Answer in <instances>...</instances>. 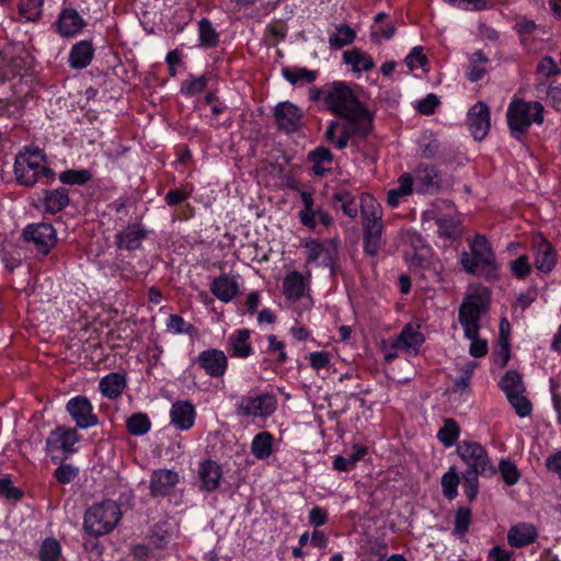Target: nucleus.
I'll return each instance as SVG.
<instances>
[{"label":"nucleus","instance_id":"e2e57ef3","mask_svg":"<svg viewBox=\"0 0 561 561\" xmlns=\"http://www.w3.org/2000/svg\"><path fill=\"white\" fill-rule=\"evenodd\" d=\"M537 28L536 22L526 16H517L515 19L514 30L520 37L533 35Z\"/></svg>","mask_w":561,"mask_h":561},{"label":"nucleus","instance_id":"a211bd4d","mask_svg":"<svg viewBox=\"0 0 561 561\" xmlns=\"http://www.w3.org/2000/svg\"><path fill=\"white\" fill-rule=\"evenodd\" d=\"M278 129L286 134L297 131L301 126L302 111L291 102H280L274 108Z\"/></svg>","mask_w":561,"mask_h":561},{"label":"nucleus","instance_id":"aec40b11","mask_svg":"<svg viewBox=\"0 0 561 561\" xmlns=\"http://www.w3.org/2000/svg\"><path fill=\"white\" fill-rule=\"evenodd\" d=\"M412 178L413 188L419 194H433L439 188L440 174L433 165L420 164Z\"/></svg>","mask_w":561,"mask_h":561},{"label":"nucleus","instance_id":"3c124183","mask_svg":"<svg viewBox=\"0 0 561 561\" xmlns=\"http://www.w3.org/2000/svg\"><path fill=\"white\" fill-rule=\"evenodd\" d=\"M61 554V547L55 538H46L38 551L41 561H58Z\"/></svg>","mask_w":561,"mask_h":561},{"label":"nucleus","instance_id":"7c9ffc66","mask_svg":"<svg viewBox=\"0 0 561 561\" xmlns=\"http://www.w3.org/2000/svg\"><path fill=\"white\" fill-rule=\"evenodd\" d=\"M397 183L398 185L387 193V203L391 208L398 207L403 199L414 192L411 173H402Z\"/></svg>","mask_w":561,"mask_h":561},{"label":"nucleus","instance_id":"cd10ccee","mask_svg":"<svg viewBox=\"0 0 561 561\" xmlns=\"http://www.w3.org/2000/svg\"><path fill=\"white\" fill-rule=\"evenodd\" d=\"M127 386L126 375L123 373H110L103 376L99 382V390L103 397L110 400L119 398Z\"/></svg>","mask_w":561,"mask_h":561},{"label":"nucleus","instance_id":"bb28decb","mask_svg":"<svg viewBox=\"0 0 561 561\" xmlns=\"http://www.w3.org/2000/svg\"><path fill=\"white\" fill-rule=\"evenodd\" d=\"M251 332L248 329H239L231 333L228 337V348L231 356L237 358H248L253 354L251 344Z\"/></svg>","mask_w":561,"mask_h":561},{"label":"nucleus","instance_id":"9d476101","mask_svg":"<svg viewBox=\"0 0 561 561\" xmlns=\"http://www.w3.org/2000/svg\"><path fill=\"white\" fill-rule=\"evenodd\" d=\"M277 408V399L273 393L242 396L237 403V413L241 416L267 417Z\"/></svg>","mask_w":561,"mask_h":561},{"label":"nucleus","instance_id":"a18cd8bd","mask_svg":"<svg viewBox=\"0 0 561 561\" xmlns=\"http://www.w3.org/2000/svg\"><path fill=\"white\" fill-rule=\"evenodd\" d=\"M460 434L457 422L453 419H446L443 427L438 431L437 437L445 447L455 445Z\"/></svg>","mask_w":561,"mask_h":561},{"label":"nucleus","instance_id":"a19ab883","mask_svg":"<svg viewBox=\"0 0 561 561\" xmlns=\"http://www.w3.org/2000/svg\"><path fill=\"white\" fill-rule=\"evenodd\" d=\"M367 449L363 446L355 445L353 453L347 456H336L333 461V468L337 471H350L366 455Z\"/></svg>","mask_w":561,"mask_h":561},{"label":"nucleus","instance_id":"4d7b16f0","mask_svg":"<svg viewBox=\"0 0 561 561\" xmlns=\"http://www.w3.org/2000/svg\"><path fill=\"white\" fill-rule=\"evenodd\" d=\"M471 523V511L467 507L458 508L455 516L454 531L458 536H463Z\"/></svg>","mask_w":561,"mask_h":561},{"label":"nucleus","instance_id":"c03bdc74","mask_svg":"<svg viewBox=\"0 0 561 561\" xmlns=\"http://www.w3.org/2000/svg\"><path fill=\"white\" fill-rule=\"evenodd\" d=\"M500 387L504 391L506 397H508L510 394L525 392L522 377L515 370L506 371V374L502 377L500 381Z\"/></svg>","mask_w":561,"mask_h":561},{"label":"nucleus","instance_id":"052dcab7","mask_svg":"<svg viewBox=\"0 0 561 561\" xmlns=\"http://www.w3.org/2000/svg\"><path fill=\"white\" fill-rule=\"evenodd\" d=\"M404 62L407 67L413 71L423 68L427 64V57L423 54L421 46H415L410 54L405 57Z\"/></svg>","mask_w":561,"mask_h":561},{"label":"nucleus","instance_id":"a878e982","mask_svg":"<svg viewBox=\"0 0 561 561\" xmlns=\"http://www.w3.org/2000/svg\"><path fill=\"white\" fill-rule=\"evenodd\" d=\"M198 478L201 489L206 492H213L220 485L222 478L221 467L214 460H205L198 467Z\"/></svg>","mask_w":561,"mask_h":561},{"label":"nucleus","instance_id":"72a5a7b5","mask_svg":"<svg viewBox=\"0 0 561 561\" xmlns=\"http://www.w3.org/2000/svg\"><path fill=\"white\" fill-rule=\"evenodd\" d=\"M308 161L312 163L314 175L324 176L332 170L333 156L328 148L318 147L308 153Z\"/></svg>","mask_w":561,"mask_h":561},{"label":"nucleus","instance_id":"6e6552de","mask_svg":"<svg viewBox=\"0 0 561 561\" xmlns=\"http://www.w3.org/2000/svg\"><path fill=\"white\" fill-rule=\"evenodd\" d=\"M486 299L481 294L466 297L459 308V322L466 337H473L480 331V319L486 310Z\"/></svg>","mask_w":561,"mask_h":561},{"label":"nucleus","instance_id":"680f3d73","mask_svg":"<svg viewBox=\"0 0 561 561\" xmlns=\"http://www.w3.org/2000/svg\"><path fill=\"white\" fill-rule=\"evenodd\" d=\"M510 328L508 321L504 318L500 323V332H501V350L496 355V360L500 362L501 366H505L510 358V347L507 337L504 336V331Z\"/></svg>","mask_w":561,"mask_h":561},{"label":"nucleus","instance_id":"603ef678","mask_svg":"<svg viewBox=\"0 0 561 561\" xmlns=\"http://www.w3.org/2000/svg\"><path fill=\"white\" fill-rule=\"evenodd\" d=\"M44 0H25L20 4V14L26 21H36L43 11Z\"/></svg>","mask_w":561,"mask_h":561},{"label":"nucleus","instance_id":"f704fd0d","mask_svg":"<svg viewBox=\"0 0 561 561\" xmlns=\"http://www.w3.org/2000/svg\"><path fill=\"white\" fill-rule=\"evenodd\" d=\"M489 62V58L481 50L472 53L468 57V65L465 70L466 78L470 82L481 80L486 73Z\"/></svg>","mask_w":561,"mask_h":561},{"label":"nucleus","instance_id":"39448f33","mask_svg":"<svg viewBox=\"0 0 561 561\" xmlns=\"http://www.w3.org/2000/svg\"><path fill=\"white\" fill-rule=\"evenodd\" d=\"M506 119L512 136L520 139L533 124L543 123V106L540 102L514 99L508 104Z\"/></svg>","mask_w":561,"mask_h":561},{"label":"nucleus","instance_id":"2eb2a0df","mask_svg":"<svg viewBox=\"0 0 561 561\" xmlns=\"http://www.w3.org/2000/svg\"><path fill=\"white\" fill-rule=\"evenodd\" d=\"M66 410L77 427L81 430L91 428L99 424V417L94 413V408L91 401L84 396L71 398L66 404Z\"/></svg>","mask_w":561,"mask_h":561},{"label":"nucleus","instance_id":"ddd939ff","mask_svg":"<svg viewBox=\"0 0 561 561\" xmlns=\"http://www.w3.org/2000/svg\"><path fill=\"white\" fill-rule=\"evenodd\" d=\"M283 294L287 300L300 302L301 310L299 312L310 309L313 304L309 294V282L298 271H291L285 276Z\"/></svg>","mask_w":561,"mask_h":561},{"label":"nucleus","instance_id":"5fc2aeb1","mask_svg":"<svg viewBox=\"0 0 561 561\" xmlns=\"http://www.w3.org/2000/svg\"><path fill=\"white\" fill-rule=\"evenodd\" d=\"M499 470L507 485L516 484L520 478V473L513 461L501 460L499 463Z\"/></svg>","mask_w":561,"mask_h":561},{"label":"nucleus","instance_id":"49530a36","mask_svg":"<svg viewBox=\"0 0 561 561\" xmlns=\"http://www.w3.org/2000/svg\"><path fill=\"white\" fill-rule=\"evenodd\" d=\"M165 328L169 333L174 335L187 334L192 335L195 333V327L184 320L179 314H170L165 321Z\"/></svg>","mask_w":561,"mask_h":561},{"label":"nucleus","instance_id":"4468645a","mask_svg":"<svg viewBox=\"0 0 561 561\" xmlns=\"http://www.w3.org/2000/svg\"><path fill=\"white\" fill-rule=\"evenodd\" d=\"M193 364L197 365L206 376L210 378H221L228 370V356L218 348H207L202 351L194 359Z\"/></svg>","mask_w":561,"mask_h":561},{"label":"nucleus","instance_id":"f03ea898","mask_svg":"<svg viewBox=\"0 0 561 561\" xmlns=\"http://www.w3.org/2000/svg\"><path fill=\"white\" fill-rule=\"evenodd\" d=\"M14 176L18 184L32 187L36 183L49 184L55 172L47 165L46 156L37 147H23L15 156Z\"/></svg>","mask_w":561,"mask_h":561},{"label":"nucleus","instance_id":"ea45409f","mask_svg":"<svg viewBox=\"0 0 561 561\" xmlns=\"http://www.w3.org/2000/svg\"><path fill=\"white\" fill-rule=\"evenodd\" d=\"M356 37L355 31L347 24H339L335 31L329 36V45L331 48L341 49L354 42Z\"/></svg>","mask_w":561,"mask_h":561},{"label":"nucleus","instance_id":"774afa93","mask_svg":"<svg viewBox=\"0 0 561 561\" xmlns=\"http://www.w3.org/2000/svg\"><path fill=\"white\" fill-rule=\"evenodd\" d=\"M78 474V469L71 465H61L55 470V478L62 484L70 483Z\"/></svg>","mask_w":561,"mask_h":561},{"label":"nucleus","instance_id":"338daca9","mask_svg":"<svg viewBox=\"0 0 561 561\" xmlns=\"http://www.w3.org/2000/svg\"><path fill=\"white\" fill-rule=\"evenodd\" d=\"M439 105L438 98L430 93L424 99L420 100L416 105V110L419 113L424 115H431L435 112L436 107Z\"/></svg>","mask_w":561,"mask_h":561},{"label":"nucleus","instance_id":"0e129e2a","mask_svg":"<svg viewBox=\"0 0 561 561\" xmlns=\"http://www.w3.org/2000/svg\"><path fill=\"white\" fill-rule=\"evenodd\" d=\"M537 71L545 77H552L560 73L556 60L551 56H545L537 65Z\"/></svg>","mask_w":561,"mask_h":561},{"label":"nucleus","instance_id":"de8ad7c7","mask_svg":"<svg viewBox=\"0 0 561 561\" xmlns=\"http://www.w3.org/2000/svg\"><path fill=\"white\" fill-rule=\"evenodd\" d=\"M92 179V172L88 169H69L59 174V181L67 185H83Z\"/></svg>","mask_w":561,"mask_h":561},{"label":"nucleus","instance_id":"0eeeda50","mask_svg":"<svg viewBox=\"0 0 561 561\" xmlns=\"http://www.w3.org/2000/svg\"><path fill=\"white\" fill-rule=\"evenodd\" d=\"M424 216L437 225V233L446 242L451 243L462 234L461 218L455 205L445 199L435 201Z\"/></svg>","mask_w":561,"mask_h":561},{"label":"nucleus","instance_id":"f257e3e1","mask_svg":"<svg viewBox=\"0 0 561 561\" xmlns=\"http://www.w3.org/2000/svg\"><path fill=\"white\" fill-rule=\"evenodd\" d=\"M309 99L319 103L320 106L332 114L348 119V122H359L363 130L367 126L368 117H371L354 91L343 81L312 87L309 90Z\"/></svg>","mask_w":561,"mask_h":561},{"label":"nucleus","instance_id":"09e8293b","mask_svg":"<svg viewBox=\"0 0 561 561\" xmlns=\"http://www.w3.org/2000/svg\"><path fill=\"white\" fill-rule=\"evenodd\" d=\"M283 77L291 84H296L300 81L311 83L316 80L317 76L314 71L308 70L306 68H284L282 70Z\"/></svg>","mask_w":561,"mask_h":561},{"label":"nucleus","instance_id":"69168bd1","mask_svg":"<svg viewBox=\"0 0 561 561\" xmlns=\"http://www.w3.org/2000/svg\"><path fill=\"white\" fill-rule=\"evenodd\" d=\"M0 257L5 267L11 271L20 265V253L14 247H10L9 249L3 248L0 251Z\"/></svg>","mask_w":561,"mask_h":561},{"label":"nucleus","instance_id":"58836bf2","mask_svg":"<svg viewBox=\"0 0 561 561\" xmlns=\"http://www.w3.org/2000/svg\"><path fill=\"white\" fill-rule=\"evenodd\" d=\"M332 204L340 207L344 215L351 219H355L358 215V205L354 195L347 190H337L331 197Z\"/></svg>","mask_w":561,"mask_h":561},{"label":"nucleus","instance_id":"412c9836","mask_svg":"<svg viewBox=\"0 0 561 561\" xmlns=\"http://www.w3.org/2000/svg\"><path fill=\"white\" fill-rule=\"evenodd\" d=\"M211 294L221 302L228 304L239 295L238 276L220 274L209 285Z\"/></svg>","mask_w":561,"mask_h":561},{"label":"nucleus","instance_id":"e433bc0d","mask_svg":"<svg viewBox=\"0 0 561 561\" xmlns=\"http://www.w3.org/2000/svg\"><path fill=\"white\" fill-rule=\"evenodd\" d=\"M274 436L266 431L256 434L251 442V453L259 460H265L273 454Z\"/></svg>","mask_w":561,"mask_h":561},{"label":"nucleus","instance_id":"5701e85b","mask_svg":"<svg viewBox=\"0 0 561 561\" xmlns=\"http://www.w3.org/2000/svg\"><path fill=\"white\" fill-rule=\"evenodd\" d=\"M179 482L176 471L169 469L154 470L150 478V494L152 496L167 495Z\"/></svg>","mask_w":561,"mask_h":561},{"label":"nucleus","instance_id":"864d4df0","mask_svg":"<svg viewBox=\"0 0 561 561\" xmlns=\"http://www.w3.org/2000/svg\"><path fill=\"white\" fill-rule=\"evenodd\" d=\"M511 405L514 408L516 414L520 417L528 416L531 413V403L524 396V392L510 394L506 397Z\"/></svg>","mask_w":561,"mask_h":561},{"label":"nucleus","instance_id":"473e14b6","mask_svg":"<svg viewBox=\"0 0 561 561\" xmlns=\"http://www.w3.org/2000/svg\"><path fill=\"white\" fill-rule=\"evenodd\" d=\"M69 204V192L66 187L44 191L43 205L46 213L55 215Z\"/></svg>","mask_w":561,"mask_h":561},{"label":"nucleus","instance_id":"bf43d9fd","mask_svg":"<svg viewBox=\"0 0 561 561\" xmlns=\"http://www.w3.org/2000/svg\"><path fill=\"white\" fill-rule=\"evenodd\" d=\"M477 366V362H469L462 367H460V376H458L455 380V388L457 391H462L468 388L470 379Z\"/></svg>","mask_w":561,"mask_h":561},{"label":"nucleus","instance_id":"b1692460","mask_svg":"<svg viewBox=\"0 0 561 561\" xmlns=\"http://www.w3.org/2000/svg\"><path fill=\"white\" fill-rule=\"evenodd\" d=\"M423 343V334L411 324L404 325L400 334L393 339V347L401 348L409 355L416 354Z\"/></svg>","mask_w":561,"mask_h":561},{"label":"nucleus","instance_id":"20e7f679","mask_svg":"<svg viewBox=\"0 0 561 561\" xmlns=\"http://www.w3.org/2000/svg\"><path fill=\"white\" fill-rule=\"evenodd\" d=\"M360 215L363 227V249L369 256H376L383 241V211L381 205L368 193L360 195Z\"/></svg>","mask_w":561,"mask_h":561},{"label":"nucleus","instance_id":"13d9d810","mask_svg":"<svg viewBox=\"0 0 561 561\" xmlns=\"http://www.w3.org/2000/svg\"><path fill=\"white\" fill-rule=\"evenodd\" d=\"M478 476H481V474L472 472V471H465L462 474L463 492L470 501H473L478 494V489H479Z\"/></svg>","mask_w":561,"mask_h":561},{"label":"nucleus","instance_id":"9b49d317","mask_svg":"<svg viewBox=\"0 0 561 561\" xmlns=\"http://www.w3.org/2000/svg\"><path fill=\"white\" fill-rule=\"evenodd\" d=\"M79 440L80 435L76 428L64 425L57 426L46 438V451L50 455L51 459L56 458L58 454L69 456L77 450L76 444Z\"/></svg>","mask_w":561,"mask_h":561},{"label":"nucleus","instance_id":"8fccbe9b","mask_svg":"<svg viewBox=\"0 0 561 561\" xmlns=\"http://www.w3.org/2000/svg\"><path fill=\"white\" fill-rule=\"evenodd\" d=\"M440 483L444 496L454 500L458 494L459 476L453 467L443 474Z\"/></svg>","mask_w":561,"mask_h":561},{"label":"nucleus","instance_id":"c756f323","mask_svg":"<svg viewBox=\"0 0 561 561\" xmlns=\"http://www.w3.org/2000/svg\"><path fill=\"white\" fill-rule=\"evenodd\" d=\"M537 538V530L534 525L522 523L510 528L507 541L512 547L522 548L533 543Z\"/></svg>","mask_w":561,"mask_h":561},{"label":"nucleus","instance_id":"2f4dec72","mask_svg":"<svg viewBox=\"0 0 561 561\" xmlns=\"http://www.w3.org/2000/svg\"><path fill=\"white\" fill-rule=\"evenodd\" d=\"M535 266L537 270L549 273L553 270L557 262V254L552 248V245L542 240L535 245Z\"/></svg>","mask_w":561,"mask_h":561},{"label":"nucleus","instance_id":"6ab92c4d","mask_svg":"<svg viewBox=\"0 0 561 561\" xmlns=\"http://www.w3.org/2000/svg\"><path fill=\"white\" fill-rule=\"evenodd\" d=\"M56 32L64 38H71L87 26L85 20L73 8H64L54 23Z\"/></svg>","mask_w":561,"mask_h":561},{"label":"nucleus","instance_id":"7ed1b4c3","mask_svg":"<svg viewBox=\"0 0 561 561\" xmlns=\"http://www.w3.org/2000/svg\"><path fill=\"white\" fill-rule=\"evenodd\" d=\"M468 251L460 254L459 263L465 272L485 279L496 277L499 265L489 240L480 233L468 239Z\"/></svg>","mask_w":561,"mask_h":561},{"label":"nucleus","instance_id":"79ce46f5","mask_svg":"<svg viewBox=\"0 0 561 561\" xmlns=\"http://www.w3.org/2000/svg\"><path fill=\"white\" fill-rule=\"evenodd\" d=\"M198 41L205 48L216 46L219 41V35L208 19H202L198 22Z\"/></svg>","mask_w":561,"mask_h":561},{"label":"nucleus","instance_id":"4be33fe9","mask_svg":"<svg viewBox=\"0 0 561 561\" xmlns=\"http://www.w3.org/2000/svg\"><path fill=\"white\" fill-rule=\"evenodd\" d=\"M195 407L187 400L174 402L170 410L171 424L180 431H188L194 426Z\"/></svg>","mask_w":561,"mask_h":561},{"label":"nucleus","instance_id":"6e6d98bb","mask_svg":"<svg viewBox=\"0 0 561 561\" xmlns=\"http://www.w3.org/2000/svg\"><path fill=\"white\" fill-rule=\"evenodd\" d=\"M207 83L208 79L206 76L192 78L190 81H186L182 84L181 93L185 96H194L202 93L206 89Z\"/></svg>","mask_w":561,"mask_h":561},{"label":"nucleus","instance_id":"393cba45","mask_svg":"<svg viewBox=\"0 0 561 561\" xmlns=\"http://www.w3.org/2000/svg\"><path fill=\"white\" fill-rule=\"evenodd\" d=\"M147 237V230L139 224H129L116 234V244L122 250H137Z\"/></svg>","mask_w":561,"mask_h":561},{"label":"nucleus","instance_id":"c85d7f7f","mask_svg":"<svg viewBox=\"0 0 561 561\" xmlns=\"http://www.w3.org/2000/svg\"><path fill=\"white\" fill-rule=\"evenodd\" d=\"M94 56V47L91 41H80L76 43L69 53V66L73 69L87 68Z\"/></svg>","mask_w":561,"mask_h":561},{"label":"nucleus","instance_id":"f3484780","mask_svg":"<svg viewBox=\"0 0 561 561\" xmlns=\"http://www.w3.org/2000/svg\"><path fill=\"white\" fill-rule=\"evenodd\" d=\"M490 110L486 103L479 101L467 113V125L476 140H483L491 127Z\"/></svg>","mask_w":561,"mask_h":561},{"label":"nucleus","instance_id":"dca6fc26","mask_svg":"<svg viewBox=\"0 0 561 561\" xmlns=\"http://www.w3.org/2000/svg\"><path fill=\"white\" fill-rule=\"evenodd\" d=\"M24 239L34 245L41 254H47L56 244V231L53 225L46 222L33 224L25 227Z\"/></svg>","mask_w":561,"mask_h":561},{"label":"nucleus","instance_id":"1a4fd4ad","mask_svg":"<svg viewBox=\"0 0 561 561\" xmlns=\"http://www.w3.org/2000/svg\"><path fill=\"white\" fill-rule=\"evenodd\" d=\"M457 455L467 465L466 471H472L485 474L488 471L493 472L491 459L485 448L478 442L465 439L458 443L456 448Z\"/></svg>","mask_w":561,"mask_h":561},{"label":"nucleus","instance_id":"c9c22d12","mask_svg":"<svg viewBox=\"0 0 561 561\" xmlns=\"http://www.w3.org/2000/svg\"><path fill=\"white\" fill-rule=\"evenodd\" d=\"M360 127L362 126L359 122H348V119H345V123L342 125L341 135L336 140L333 141L335 147L337 149H344L353 136L365 138L371 129V117H368L365 130H363Z\"/></svg>","mask_w":561,"mask_h":561},{"label":"nucleus","instance_id":"f8f14e48","mask_svg":"<svg viewBox=\"0 0 561 561\" xmlns=\"http://www.w3.org/2000/svg\"><path fill=\"white\" fill-rule=\"evenodd\" d=\"M302 245L306 249L307 263H317L320 266L333 268L336 263L339 250L333 240L318 241L305 239Z\"/></svg>","mask_w":561,"mask_h":561},{"label":"nucleus","instance_id":"37998d69","mask_svg":"<svg viewBox=\"0 0 561 561\" xmlns=\"http://www.w3.org/2000/svg\"><path fill=\"white\" fill-rule=\"evenodd\" d=\"M126 428L131 435L141 436L150 431L151 422L146 413L138 412L127 419Z\"/></svg>","mask_w":561,"mask_h":561},{"label":"nucleus","instance_id":"423d86ee","mask_svg":"<svg viewBox=\"0 0 561 561\" xmlns=\"http://www.w3.org/2000/svg\"><path fill=\"white\" fill-rule=\"evenodd\" d=\"M122 512L115 501L106 500L91 505L84 513L83 528L92 536L111 533L119 523Z\"/></svg>","mask_w":561,"mask_h":561},{"label":"nucleus","instance_id":"4c0bfd02","mask_svg":"<svg viewBox=\"0 0 561 561\" xmlns=\"http://www.w3.org/2000/svg\"><path fill=\"white\" fill-rule=\"evenodd\" d=\"M343 59L345 64L352 66L354 72H367L375 66L373 58L358 48L344 51Z\"/></svg>","mask_w":561,"mask_h":561}]
</instances>
